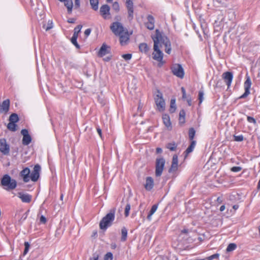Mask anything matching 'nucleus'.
Returning a JSON list of instances; mask_svg holds the SVG:
<instances>
[{"instance_id": "obj_1", "label": "nucleus", "mask_w": 260, "mask_h": 260, "mask_svg": "<svg viewBox=\"0 0 260 260\" xmlns=\"http://www.w3.org/2000/svg\"><path fill=\"white\" fill-rule=\"evenodd\" d=\"M152 39L154 42V52L152 53V57L153 59L161 62L164 54L160 48L164 47L165 52L170 54L172 50L171 42L167 36L162 35L158 29L155 30V35L152 36Z\"/></svg>"}, {"instance_id": "obj_2", "label": "nucleus", "mask_w": 260, "mask_h": 260, "mask_svg": "<svg viewBox=\"0 0 260 260\" xmlns=\"http://www.w3.org/2000/svg\"><path fill=\"white\" fill-rule=\"evenodd\" d=\"M115 208L111 209L109 213L102 218L100 223V227L101 229L106 230L108 226H111L115 219Z\"/></svg>"}, {"instance_id": "obj_3", "label": "nucleus", "mask_w": 260, "mask_h": 260, "mask_svg": "<svg viewBox=\"0 0 260 260\" xmlns=\"http://www.w3.org/2000/svg\"><path fill=\"white\" fill-rule=\"evenodd\" d=\"M1 184L5 189L10 190L16 187L17 182L15 179H12L9 175L6 174L1 179Z\"/></svg>"}, {"instance_id": "obj_4", "label": "nucleus", "mask_w": 260, "mask_h": 260, "mask_svg": "<svg viewBox=\"0 0 260 260\" xmlns=\"http://www.w3.org/2000/svg\"><path fill=\"white\" fill-rule=\"evenodd\" d=\"M154 100L157 109L159 111H163L165 108V102L162 96V93L157 90L154 96Z\"/></svg>"}, {"instance_id": "obj_5", "label": "nucleus", "mask_w": 260, "mask_h": 260, "mask_svg": "<svg viewBox=\"0 0 260 260\" xmlns=\"http://www.w3.org/2000/svg\"><path fill=\"white\" fill-rule=\"evenodd\" d=\"M165 159L161 157H158L156 159L155 174L156 177L161 175L164 169Z\"/></svg>"}, {"instance_id": "obj_6", "label": "nucleus", "mask_w": 260, "mask_h": 260, "mask_svg": "<svg viewBox=\"0 0 260 260\" xmlns=\"http://www.w3.org/2000/svg\"><path fill=\"white\" fill-rule=\"evenodd\" d=\"M111 31L116 36L120 35L127 29L124 28L122 24L118 22H114L110 26Z\"/></svg>"}, {"instance_id": "obj_7", "label": "nucleus", "mask_w": 260, "mask_h": 260, "mask_svg": "<svg viewBox=\"0 0 260 260\" xmlns=\"http://www.w3.org/2000/svg\"><path fill=\"white\" fill-rule=\"evenodd\" d=\"M171 70L173 74L178 78L182 79L184 76L183 68L181 64L175 63L173 64L171 67Z\"/></svg>"}, {"instance_id": "obj_8", "label": "nucleus", "mask_w": 260, "mask_h": 260, "mask_svg": "<svg viewBox=\"0 0 260 260\" xmlns=\"http://www.w3.org/2000/svg\"><path fill=\"white\" fill-rule=\"evenodd\" d=\"M0 152L5 155L9 154L10 146L5 138L0 139Z\"/></svg>"}, {"instance_id": "obj_9", "label": "nucleus", "mask_w": 260, "mask_h": 260, "mask_svg": "<svg viewBox=\"0 0 260 260\" xmlns=\"http://www.w3.org/2000/svg\"><path fill=\"white\" fill-rule=\"evenodd\" d=\"M41 171V167L39 165H36L34 168V170L30 175V179L34 182L37 181L40 176Z\"/></svg>"}, {"instance_id": "obj_10", "label": "nucleus", "mask_w": 260, "mask_h": 260, "mask_svg": "<svg viewBox=\"0 0 260 260\" xmlns=\"http://www.w3.org/2000/svg\"><path fill=\"white\" fill-rule=\"evenodd\" d=\"M21 134L23 136L22 144L24 145H28L31 141V138L29 135L28 131L23 129L21 131Z\"/></svg>"}, {"instance_id": "obj_11", "label": "nucleus", "mask_w": 260, "mask_h": 260, "mask_svg": "<svg viewBox=\"0 0 260 260\" xmlns=\"http://www.w3.org/2000/svg\"><path fill=\"white\" fill-rule=\"evenodd\" d=\"M251 85V82L249 77H247L246 80L244 82V89L245 92L240 96V99H244L246 98L249 93V89Z\"/></svg>"}, {"instance_id": "obj_12", "label": "nucleus", "mask_w": 260, "mask_h": 260, "mask_svg": "<svg viewBox=\"0 0 260 260\" xmlns=\"http://www.w3.org/2000/svg\"><path fill=\"white\" fill-rule=\"evenodd\" d=\"M110 8L107 5H103L100 8V11L101 15L103 16V17L105 19H107L110 18V17H109V16L110 15Z\"/></svg>"}, {"instance_id": "obj_13", "label": "nucleus", "mask_w": 260, "mask_h": 260, "mask_svg": "<svg viewBox=\"0 0 260 260\" xmlns=\"http://www.w3.org/2000/svg\"><path fill=\"white\" fill-rule=\"evenodd\" d=\"M222 77L228 87H229L231 86L233 79V75L232 73L230 72H224L222 74Z\"/></svg>"}, {"instance_id": "obj_14", "label": "nucleus", "mask_w": 260, "mask_h": 260, "mask_svg": "<svg viewBox=\"0 0 260 260\" xmlns=\"http://www.w3.org/2000/svg\"><path fill=\"white\" fill-rule=\"evenodd\" d=\"M20 176L24 182H28L30 180V170L28 168H25L20 172Z\"/></svg>"}, {"instance_id": "obj_15", "label": "nucleus", "mask_w": 260, "mask_h": 260, "mask_svg": "<svg viewBox=\"0 0 260 260\" xmlns=\"http://www.w3.org/2000/svg\"><path fill=\"white\" fill-rule=\"evenodd\" d=\"M147 21L145 23L146 27L149 30H153L154 28L155 20L154 17L149 15L147 17Z\"/></svg>"}, {"instance_id": "obj_16", "label": "nucleus", "mask_w": 260, "mask_h": 260, "mask_svg": "<svg viewBox=\"0 0 260 260\" xmlns=\"http://www.w3.org/2000/svg\"><path fill=\"white\" fill-rule=\"evenodd\" d=\"M118 36L120 37V43L122 46L126 45L129 39L127 30L124 31L122 34H121L120 35H118Z\"/></svg>"}, {"instance_id": "obj_17", "label": "nucleus", "mask_w": 260, "mask_h": 260, "mask_svg": "<svg viewBox=\"0 0 260 260\" xmlns=\"http://www.w3.org/2000/svg\"><path fill=\"white\" fill-rule=\"evenodd\" d=\"M178 156L177 155H174L172 158V162L171 168H170L169 172L170 173L175 172L178 169Z\"/></svg>"}, {"instance_id": "obj_18", "label": "nucleus", "mask_w": 260, "mask_h": 260, "mask_svg": "<svg viewBox=\"0 0 260 260\" xmlns=\"http://www.w3.org/2000/svg\"><path fill=\"white\" fill-rule=\"evenodd\" d=\"M10 100L7 99L3 102L0 105V111L1 113H6L9 110Z\"/></svg>"}, {"instance_id": "obj_19", "label": "nucleus", "mask_w": 260, "mask_h": 260, "mask_svg": "<svg viewBox=\"0 0 260 260\" xmlns=\"http://www.w3.org/2000/svg\"><path fill=\"white\" fill-rule=\"evenodd\" d=\"M18 197L21 200L22 202L29 203L31 200L32 197L27 193H24L20 192L18 193Z\"/></svg>"}, {"instance_id": "obj_20", "label": "nucleus", "mask_w": 260, "mask_h": 260, "mask_svg": "<svg viewBox=\"0 0 260 260\" xmlns=\"http://www.w3.org/2000/svg\"><path fill=\"white\" fill-rule=\"evenodd\" d=\"M126 7L128 11V17L132 19L133 18V3L131 0H126Z\"/></svg>"}, {"instance_id": "obj_21", "label": "nucleus", "mask_w": 260, "mask_h": 260, "mask_svg": "<svg viewBox=\"0 0 260 260\" xmlns=\"http://www.w3.org/2000/svg\"><path fill=\"white\" fill-rule=\"evenodd\" d=\"M154 186L153 179L151 177H147L146 179V183L144 185L145 188L147 190H150Z\"/></svg>"}, {"instance_id": "obj_22", "label": "nucleus", "mask_w": 260, "mask_h": 260, "mask_svg": "<svg viewBox=\"0 0 260 260\" xmlns=\"http://www.w3.org/2000/svg\"><path fill=\"white\" fill-rule=\"evenodd\" d=\"M60 2H63L64 6L67 7L69 14H71L72 12L73 4L72 0H59Z\"/></svg>"}, {"instance_id": "obj_23", "label": "nucleus", "mask_w": 260, "mask_h": 260, "mask_svg": "<svg viewBox=\"0 0 260 260\" xmlns=\"http://www.w3.org/2000/svg\"><path fill=\"white\" fill-rule=\"evenodd\" d=\"M108 48L109 47L107 45L103 44L98 52V56L100 57H103L108 54L109 53V51L107 50Z\"/></svg>"}, {"instance_id": "obj_24", "label": "nucleus", "mask_w": 260, "mask_h": 260, "mask_svg": "<svg viewBox=\"0 0 260 260\" xmlns=\"http://www.w3.org/2000/svg\"><path fill=\"white\" fill-rule=\"evenodd\" d=\"M139 47L140 51L141 52L144 53H147L149 50V48L148 47L147 44L145 43H141L139 45Z\"/></svg>"}, {"instance_id": "obj_25", "label": "nucleus", "mask_w": 260, "mask_h": 260, "mask_svg": "<svg viewBox=\"0 0 260 260\" xmlns=\"http://www.w3.org/2000/svg\"><path fill=\"white\" fill-rule=\"evenodd\" d=\"M162 120L165 125L167 127H169L171 125L170 122V117L168 115H164L162 116Z\"/></svg>"}, {"instance_id": "obj_26", "label": "nucleus", "mask_w": 260, "mask_h": 260, "mask_svg": "<svg viewBox=\"0 0 260 260\" xmlns=\"http://www.w3.org/2000/svg\"><path fill=\"white\" fill-rule=\"evenodd\" d=\"M19 118L18 115L16 113L12 114L9 117V121L12 123H16L18 121Z\"/></svg>"}, {"instance_id": "obj_27", "label": "nucleus", "mask_w": 260, "mask_h": 260, "mask_svg": "<svg viewBox=\"0 0 260 260\" xmlns=\"http://www.w3.org/2000/svg\"><path fill=\"white\" fill-rule=\"evenodd\" d=\"M196 145V141H192L189 147L187 148V149L185 151V153H186V155L189 154V153L191 152L193 149L195 147Z\"/></svg>"}, {"instance_id": "obj_28", "label": "nucleus", "mask_w": 260, "mask_h": 260, "mask_svg": "<svg viewBox=\"0 0 260 260\" xmlns=\"http://www.w3.org/2000/svg\"><path fill=\"white\" fill-rule=\"evenodd\" d=\"M157 209V205H154L152 206L149 214L148 215L147 218L150 220L151 219V216L155 212Z\"/></svg>"}, {"instance_id": "obj_29", "label": "nucleus", "mask_w": 260, "mask_h": 260, "mask_svg": "<svg viewBox=\"0 0 260 260\" xmlns=\"http://www.w3.org/2000/svg\"><path fill=\"white\" fill-rule=\"evenodd\" d=\"M90 4L92 8L96 11L98 9L99 1L98 0H89Z\"/></svg>"}, {"instance_id": "obj_30", "label": "nucleus", "mask_w": 260, "mask_h": 260, "mask_svg": "<svg viewBox=\"0 0 260 260\" xmlns=\"http://www.w3.org/2000/svg\"><path fill=\"white\" fill-rule=\"evenodd\" d=\"M185 112L184 110H181L179 113V122L181 123H184L185 122Z\"/></svg>"}, {"instance_id": "obj_31", "label": "nucleus", "mask_w": 260, "mask_h": 260, "mask_svg": "<svg viewBox=\"0 0 260 260\" xmlns=\"http://www.w3.org/2000/svg\"><path fill=\"white\" fill-rule=\"evenodd\" d=\"M127 235V231L125 228H123L121 229V240L122 241H125L126 240Z\"/></svg>"}, {"instance_id": "obj_32", "label": "nucleus", "mask_w": 260, "mask_h": 260, "mask_svg": "<svg viewBox=\"0 0 260 260\" xmlns=\"http://www.w3.org/2000/svg\"><path fill=\"white\" fill-rule=\"evenodd\" d=\"M82 27V25H77L74 28V34H73L72 37H77L78 38V34L80 32Z\"/></svg>"}, {"instance_id": "obj_33", "label": "nucleus", "mask_w": 260, "mask_h": 260, "mask_svg": "<svg viewBox=\"0 0 260 260\" xmlns=\"http://www.w3.org/2000/svg\"><path fill=\"white\" fill-rule=\"evenodd\" d=\"M16 126L17 125L15 123L9 122L8 124L7 128L12 132H15L17 130Z\"/></svg>"}, {"instance_id": "obj_34", "label": "nucleus", "mask_w": 260, "mask_h": 260, "mask_svg": "<svg viewBox=\"0 0 260 260\" xmlns=\"http://www.w3.org/2000/svg\"><path fill=\"white\" fill-rule=\"evenodd\" d=\"M166 147L171 151H175L177 148V145L175 143L167 144Z\"/></svg>"}, {"instance_id": "obj_35", "label": "nucleus", "mask_w": 260, "mask_h": 260, "mask_svg": "<svg viewBox=\"0 0 260 260\" xmlns=\"http://www.w3.org/2000/svg\"><path fill=\"white\" fill-rule=\"evenodd\" d=\"M176 110L175 100L172 99L171 101L170 112L173 113Z\"/></svg>"}, {"instance_id": "obj_36", "label": "nucleus", "mask_w": 260, "mask_h": 260, "mask_svg": "<svg viewBox=\"0 0 260 260\" xmlns=\"http://www.w3.org/2000/svg\"><path fill=\"white\" fill-rule=\"evenodd\" d=\"M237 247V245L235 243H230L226 248V251L231 252L234 250Z\"/></svg>"}, {"instance_id": "obj_37", "label": "nucleus", "mask_w": 260, "mask_h": 260, "mask_svg": "<svg viewBox=\"0 0 260 260\" xmlns=\"http://www.w3.org/2000/svg\"><path fill=\"white\" fill-rule=\"evenodd\" d=\"M43 27L46 30L48 31L53 27V23L52 21H49L47 25L44 24Z\"/></svg>"}, {"instance_id": "obj_38", "label": "nucleus", "mask_w": 260, "mask_h": 260, "mask_svg": "<svg viewBox=\"0 0 260 260\" xmlns=\"http://www.w3.org/2000/svg\"><path fill=\"white\" fill-rule=\"evenodd\" d=\"M195 130L193 128H190L189 130V138L190 140H192L195 135Z\"/></svg>"}, {"instance_id": "obj_39", "label": "nucleus", "mask_w": 260, "mask_h": 260, "mask_svg": "<svg viewBox=\"0 0 260 260\" xmlns=\"http://www.w3.org/2000/svg\"><path fill=\"white\" fill-rule=\"evenodd\" d=\"M77 37H72L71 39V41L72 44H74L77 48L79 49L80 46L77 42Z\"/></svg>"}, {"instance_id": "obj_40", "label": "nucleus", "mask_w": 260, "mask_h": 260, "mask_svg": "<svg viewBox=\"0 0 260 260\" xmlns=\"http://www.w3.org/2000/svg\"><path fill=\"white\" fill-rule=\"evenodd\" d=\"M131 209V205L127 203L124 209V214L126 217H127L129 215V212Z\"/></svg>"}, {"instance_id": "obj_41", "label": "nucleus", "mask_w": 260, "mask_h": 260, "mask_svg": "<svg viewBox=\"0 0 260 260\" xmlns=\"http://www.w3.org/2000/svg\"><path fill=\"white\" fill-rule=\"evenodd\" d=\"M204 93L203 91L200 90L199 92V104H201L204 100Z\"/></svg>"}, {"instance_id": "obj_42", "label": "nucleus", "mask_w": 260, "mask_h": 260, "mask_svg": "<svg viewBox=\"0 0 260 260\" xmlns=\"http://www.w3.org/2000/svg\"><path fill=\"white\" fill-rule=\"evenodd\" d=\"M113 254L111 252H108L104 256V260H112Z\"/></svg>"}, {"instance_id": "obj_43", "label": "nucleus", "mask_w": 260, "mask_h": 260, "mask_svg": "<svg viewBox=\"0 0 260 260\" xmlns=\"http://www.w3.org/2000/svg\"><path fill=\"white\" fill-rule=\"evenodd\" d=\"M219 254L218 253L214 254L208 257H207V260H213L214 259H218L219 257Z\"/></svg>"}, {"instance_id": "obj_44", "label": "nucleus", "mask_w": 260, "mask_h": 260, "mask_svg": "<svg viewBox=\"0 0 260 260\" xmlns=\"http://www.w3.org/2000/svg\"><path fill=\"white\" fill-rule=\"evenodd\" d=\"M234 140L238 142H241L243 140V136L242 135L234 136Z\"/></svg>"}, {"instance_id": "obj_45", "label": "nucleus", "mask_w": 260, "mask_h": 260, "mask_svg": "<svg viewBox=\"0 0 260 260\" xmlns=\"http://www.w3.org/2000/svg\"><path fill=\"white\" fill-rule=\"evenodd\" d=\"M122 58H123L125 60H129L132 58V55L131 54H125L122 55Z\"/></svg>"}, {"instance_id": "obj_46", "label": "nucleus", "mask_w": 260, "mask_h": 260, "mask_svg": "<svg viewBox=\"0 0 260 260\" xmlns=\"http://www.w3.org/2000/svg\"><path fill=\"white\" fill-rule=\"evenodd\" d=\"M24 246H25V249L24 250L23 254L24 255H25L27 253L30 246H29V243L27 242H25L24 243Z\"/></svg>"}, {"instance_id": "obj_47", "label": "nucleus", "mask_w": 260, "mask_h": 260, "mask_svg": "<svg viewBox=\"0 0 260 260\" xmlns=\"http://www.w3.org/2000/svg\"><path fill=\"white\" fill-rule=\"evenodd\" d=\"M242 170L241 167H233L231 169V170L232 172H238Z\"/></svg>"}, {"instance_id": "obj_48", "label": "nucleus", "mask_w": 260, "mask_h": 260, "mask_svg": "<svg viewBox=\"0 0 260 260\" xmlns=\"http://www.w3.org/2000/svg\"><path fill=\"white\" fill-rule=\"evenodd\" d=\"M99 257V255L97 253H94L92 254L91 257L90 258L89 260H98Z\"/></svg>"}, {"instance_id": "obj_49", "label": "nucleus", "mask_w": 260, "mask_h": 260, "mask_svg": "<svg viewBox=\"0 0 260 260\" xmlns=\"http://www.w3.org/2000/svg\"><path fill=\"white\" fill-rule=\"evenodd\" d=\"M113 8L116 11H118L119 10V4L117 2H114L113 4Z\"/></svg>"}, {"instance_id": "obj_50", "label": "nucleus", "mask_w": 260, "mask_h": 260, "mask_svg": "<svg viewBox=\"0 0 260 260\" xmlns=\"http://www.w3.org/2000/svg\"><path fill=\"white\" fill-rule=\"evenodd\" d=\"M181 91L182 93V99L183 100H185L187 98L186 94V91L184 87H181Z\"/></svg>"}, {"instance_id": "obj_51", "label": "nucleus", "mask_w": 260, "mask_h": 260, "mask_svg": "<svg viewBox=\"0 0 260 260\" xmlns=\"http://www.w3.org/2000/svg\"><path fill=\"white\" fill-rule=\"evenodd\" d=\"M40 222L45 224L46 222V218L43 215H42L40 219Z\"/></svg>"}, {"instance_id": "obj_52", "label": "nucleus", "mask_w": 260, "mask_h": 260, "mask_svg": "<svg viewBox=\"0 0 260 260\" xmlns=\"http://www.w3.org/2000/svg\"><path fill=\"white\" fill-rule=\"evenodd\" d=\"M247 121L250 123H255L256 122L255 120L253 117H250V116L247 117Z\"/></svg>"}, {"instance_id": "obj_53", "label": "nucleus", "mask_w": 260, "mask_h": 260, "mask_svg": "<svg viewBox=\"0 0 260 260\" xmlns=\"http://www.w3.org/2000/svg\"><path fill=\"white\" fill-rule=\"evenodd\" d=\"M91 31V30L90 28H87L85 30L84 35L86 37H87L90 35Z\"/></svg>"}, {"instance_id": "obj_54", "label": "nucleus", "mask_w": 260, "mask_h": 260, "mask_svg": "<svg viewBox=\"0 0 260 260\" xmlns=\"http://www.w3.org/2000/svg\"><path fill=\"white\" fill-rule=\"evenodd\" d=\"M75 6L76 8H79L80 6V0H75Z\"/></svg>"}, {"instance_id": "obj_55", "label": "nucleus", "mask_w": 260, "mask_h": 260, "mask_svg": "<svg viewBox=\"0 0 260 260\" xmlns=\"http://www.w3.org/2000/svg\"><path fill=\"white\" fill-rule=\"evenodd\" d=\"M188 103V105L189 106H191V99L190 98H187L185 99Z\"/></svg>"}, {"instance_id": "obj_56", "label": "nucleus", "mask_w": 260, "mask_h": 260, "mask_svg": "<svg viewBox=\"0 0 260 260\" xmlns=\"http://www.w3.org/2000/svg\"><path fill=\"white\" fill-rule=\"evenodd\" d=\"M97 132L98 133L99 136L101 138H102V130L100 127L96 128Z\"/></svg>"}, {"instance_id": "obj_57", "label": "nucleus", "mask_w": 260, "mask_h": 260, "mask_svg": "<svg viewBox=\"0 0 260 260\" xmlns=\"http://www.w3.org/2000/svg\"><path fill=\"white\" fill-rule=\"evenodd\" d=\"M157 153H161L162 151V149L160 148H157L156 150Z\"/></svg>"}, {"instance_id": "obj_58", "label": "nucleus", "mask_w": 260, "mask_h": 260, "mask_svg": "<svg viewBox=\"0 0 260 260\" xmlns=\"http://www.w3.org/2000/svg\"><path fill=\"white\" fill-rule=\"evenodd\" d=\"M68 22L69 23H74V22H75V20H74V19H73V18L70 19H69V20H68Z\"/></svg>"}, {"instance_id": "obj_59", "label": "nucleus", "mask_w": 260, "mask_h": 260, "mask_svg": "<svg viewBox=\"0 0 260 260\" xmlns=\"http://www.w3.org/2000/svg\"><path fill=\"white\" fill-rule=\"evenodd\" d=\"M225 206L224 205H222L220 207V211H223L225 210Z\"/></svg>"}, {"instance_id": "obj_60", "label": "nucleus", "mask_w": 260, "mask_h": 260, "mask_svg": "<svg viewBox=\"0 0 260 260\" xmlns=\"http://www.w3.org/2000/svg\"><path fill=\"white\" fill-rule=\"evenodd\" d=\"M233 208L235 210H237L239 208V206L238 205H235L233 206Z\"/></svg>"}, {"instance_id": "obj_61", "label": "nucleus", "mask_w": 260, "mask_h": 260, "mask_svg": "<svg viewBox=\"0 0 260 260\" xmlns=\"http://www.w3.org/2000/svg\"><path fill=\"white\" fill-rule=\"evenodd\" d=\"M182 233H188V230H186V229H184V230L182 231Z\"/></svg>"}, {"instance_id": "obj_62", "label": "nucleus", "mask_w": 260, "mask_h": 260, "mask_svg": "<svg viewBox=\"0 0 260 260\" xmlns=\"http://www.w3.org/2000/svg\"><path fill=\"white\" fill-rule=\"evenodd\" d=\"M63 198V194H61V196H60V199L61 200H62Z\"/></svg>"}, {"instance_id": "obj_63", "label": "nucleus", "mask_w": 260, "mask_h": 260, "mask_svg": "<svg viewBox=\"0 0 260 260\" xmlns=\"http://www.w3.org/2000/svg\"><path fill=\"white\" fill-rule=\"evenodd\" d=\"M107 2L110 3L111 2L112 0H106Z\"/></svg>"}, {"instance_id": "obj_64", "label": "nucleus", "mask_w": 260, "mask_h": 260, "mask_svg": "<svg viewBox=\"0 0 260 260\" xmlns=\"http://www.w3.org/2000/svg\"><path fill=\"white\" fill-rule=\"evenodd\" d=\"M259 232L260 233V226L259 227Z\"/></svg>"}]
</instances>
